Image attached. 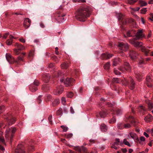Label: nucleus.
Instances as JSON below:
<instances>
[{
    "label": "nucleus",
    "instance_id": "obj_1",
    "mask_svg": "<svg viewBox=\"0 0 153 153\" xmlns=\"http://www.w3.org/2000/svg\"><path fill=\"white\" fill-rule=\"evenodd\" d=\"M90 12L91 8L89 6L80 7L76 12V18L80 21L84 22L88 17H89Z\"/></svg>",
    "mask_w": 153,
    "mask_h": 153
},
{
    "label": "nucleus",
    "instance_id": "obj_2",
    "mask_svg": "<svg viewBox=\"0 0 153 153\" xmlns=\"http://www.w3.org/2000/svg\"><path fill=\"white\" fill-rule=\"evenodd\" d=\"M16 131V128L15 127H12L11 128H8L6 130L5 133V139L7 140H10L12 143L14 134Z\"/></svg>",
    "mask_w": 153,
    "mask_h": 153
},
{
    "label": "nucleus",
    "instance_id": "obj_3",
    "mask_svg": "<svg viewBox=\"0 0 153 153\" xmlns=\"http://www.w3.org/2000/svg\"><path fill=\"white\" fill-rule=\"evenodd\" d=\"M118 46L119 49L122 52L127 51L129 48V45L127 43L119 42Z\"/></svg>",
    "mask_w": 153,
    "mask_h": 153
},
{
    "label": "nucleus",
    "instance_id": "obj_4",
    "mask_svg": "<svg viewBox=\"0 0 153 153\" xmlns=\"http://www.w3.org/2000/svg\"><path fill=\"white\" fill-rule=\"evenodd\" d=\"M55 17V19L59 23L62 22L64 21V18L63 17L65 16V15L62 13L61 12H57L56 14Z\"/></svg>",
    "mask_w": 153,
    "mask_h": 153
},
{
    "label": "nucleus",
    "instance_id": "obj_5",
    "mask_svg": "<svg viewBox=\"0 0 153 153\" xmlns=\"http://www.w3.org/2000/svg\"><path fill=\"white\" fill-rule=\"evenodd\" d=\"M75 80L72 78H67L65 80L64 84L66 86H70L72 85Z\"/></svg>",
    "mask_w": 153,
    "mask_h": 153
},
{
    "label": "nucleus",
    "instance_id": "obj_6",
    "mask_svg": "<svg viewBox=\"0 0 153 153\" xmlns=\"http://www.w3.org/2000/svg\"><path fill=\"white\" fill-rule=\"evenodd\" d=\"M129 42L131 43L132 44H133L134 46L136 47L139 48L141 47L143 45L142 42H134V39L132 40H130L129 41Z\"/></svg>",
    "mask_w": 153,
    "mask_h": 153
},
{
    "label": "nucleus",
    "instance_id": "obj_7",
    "mask_svg": "<svg viewBox=\"0 0 153 153\" xmlns=\"http://www.w3.org/2000/svg\"><path fill=\"white\" fill-rule=\"evenodd\" d=\"M6 58L8 62L10 64H13L15 62L14 57L9 53L6 54Z\"/></svg>",
    "mask_w": 153,
    "mask_h": 153
},
{
    "label": "nucleus",
    "instance_id": "obj_8",
    "mask_svg": "<svg viewBox=\"0 0 153 153\" xmlns=\"http://www.w3.org/2000/svg\"><path fill=\"white\" fill-rule=\"evenodd\" d=\"M63 91V87L62 85H60L54 91V94L56 95H59L62 93Z\"/></svg>",
    "mask_w": 153,
    "mask_h": 153
},
{
    "label": "nucleus",
    "instance_id": "obj_9",
    "mask_svg": "<svg viewBox=\"0 0 153 153\" xmlns=\"http://www.w3.org/2000/svg\"><path fill=\"white\" fill-rule=\"evenodd\" d=\"M129 55L130 58L133 59H135L138 55V54L134 50H131L130 51Z\"/></svg>",
    "mask_w": 153,
    "mask_h": 153
},
{
    "label": "nucleus",
    "instance_id": "obj_10",
    "mask_svg": "<svg viewBox=\"0 0 153 153\" xmlns=\"http://www.w3.org/2000/svg\"><path fill=\"white\" fill-rule=\"evenodd\" d=\"M31 23L30 20L28 18H26L24 20L23 25L25 28H27L30 25Z\"/></svg>",
    "mask_w": 153,
    "mask_h": 153
},
{
    "label": "nucleus",
    "instance_id": "obj_11",
    "mask_svg": "<svg viewBox=\"0 0 153 153\" xmlns=\"http://www.w3.org/2000/svg\"><path fill=\"white\" fill-rule=\"evenodd\" d=\"M146 79V83L147 86L149 87H152L153 82L150 77L149 76H147Z\"/></svg>",
    "mask_w": 153,
    "mask_h": 153
},
{
    "label": "nucleus",
    "instance_id": "obj_12",
    "mask_svg": "<svg viewBox=\"0 0 153 153\" xmlns=\"http://www.w3.org/2000/svg\"><path fill=\"white\" fill-rule=\"evenodd\" d=\"M135 36L137 39H139L141 38L144 37L145 35L143 33L142 30H139L137 32Z\"/></svg>",
    "mask_w": 153,
    "mask_h": 153
},
{
    "label": "nucleus",
    "instance_id": "obj_13",
    "mask_svg": "<svg viewBox=\"0 0 153 153\" xmlns=\"http://www.w3.org/2000/svg\"><path fill=\"white\" fill-rule=\"evenodd\" d=\"M120 143V140L119 138H116L115 141L112 144L111 148L117 149L118 148V146Z\"/></svg>",
    "mask_w": 153,
    "mask_h": 153
},
{
    "label": "nucleus",
    "instance_id": "obj_14",
    "mask_svg": "<svg viewBox=\"0 0 153 153\" xmlns=\"http://www.w3.org/2000/svg\"><path fill=\"white\" fill-rule=\"evenodd\" d=\"M9 39L7 40L6 43L7 45H11L13 42V39H16V38L13 36L12 35H10L9 36Z\"/></svg>",
    "mask_w": 153,
    "mask_h": 153
},
{
    "label": "nucleus",
    "instance_id": "obj_15",
    "mask_svg": "<svg viewBox=\"0 0 153 153\" xmlns=\"http://www.w3.org/2000/svg\"><path fill=\"white\" fill-rule=\"evenodd\" d=\"M121 60L120 58H116L113 60L112 66H116L120 62Z\"/></svg>",
    "mask_w": 153,
    "mask_h": 153
},
{
    "label": "nucleus",
    "instance_id": "obj_16",
    "mask_svg": "<svg viewBox=\"0 0 153 153\" xmlns=\"http://www.w3.org/2000/svg\"><path fill=\"white\" fill-rule=\"evenodd\" d=\"M14 46L17 47V49L20 51L23 50L25 49V48L23 46L18 43H16Z\"/></svg>",
    "mask_w": 153,
    "mask_h": 153
},
{
    "label": "nucleus",
    "instance_id": "obj_17",
    "mask_svg": "<svg viewBox=\"0 0 153 153\" xmlns=\"http://www.w3.org/2000/svg\"><path fill=\"white\" fill-rule=\"evenodd\" d=\"M153 119L152 116L150 114H148L144 118L145 121L147 123L149 122Z\"/></svg>",
    "mask_w": 153,
    "mask_h": 153
},
{
    "label": "nucleus",
    "instance_id": "obj_18",
    "mask_svg": "<svg viewBox=\"0 0 153 153\" xmlns=\"http://www.w3.org/2000/svg\"><path fill=\"white\" fill-rule=\"evenodd\" d=\"M50 76L49 74H45L43 76V79L45 82H48L50 79Z\"/></svg>",
    "mask_w": 153,
    "mask_h": 153
},
{
    "label": "nucleus",
    "instance_id": "obj_19",
    "mask_svg": "<svg viewBox=\"0 0 153 153\" xmlns=\"http://www.w3.org/2000/svg\"><path fill=\"white\" fill-rule=\"evenodd\" d=\"M100 128L101 130L104 132L108 130L107 127L104 123H102L101 124Z\"/></svg>",
    "mask_w": 153,
    "mask_h": 153
},
{
    "label": "nucleus",
    "instance_id": "obj_20",
    "mask_svg": "<svg viewBox=\"0 0 153 153\" xmlns=\"http://www.w3.org/2000/svg\"><path fill=\"white\" fill-rule=\"evenodd\" d=\"M124 65L126 71H130L131 70V67L128 63L127 62H125Z\"/></svg>",
    "mask_w": 153,
    "mask_h": 153
},
{
    "label": "nucleus",
    "instance_id": "obj_21",
    "mask_svg": "<svg viewBox=\"0 0 153 153\" xmlns=\"http://www.w3.org/2000/svg\"><path fill=\"white\" fill-rule=\"evenodd\" d=\"M126 119L125 120L126 122L129 121L131 123H133V122H135L134 118L131 116L126 117Z\"/></svg>",
    "mask_w": 153,
    "mask_h": 153
},
{
    "label": "nucleus",
    "instance_id": "obj_22",
    "mask_svg": "<svg viewBox=\"0 0 153 153\" xmlns=\"http://www.w3.org/2000/svg\"><path fill=\"white\" fill-rule=\"evenodd\" d=\"M19 145H18L17 148L15 150V152L16 153H25V151L23 150L22 149L20 148L19 147Z\"/></svg>",
    "mask_w": 153,
    "mask_h": 153
},
{
    "label": "nucleus",
    "instance_id": "obj_23",
    "mask_svg": "<svg viewBox=\"0 0 153 153\" xmlns=\"http://www.w3.org/2000/svg\"><path fill=\"white\" fill-rule=\"evenodd\" d=\"M141 50L142 51L144 52L146 55H147L149 52V50L147 49L145 47H142Z\"/></svg>",
    "mask_w": 153,
    "mask_h": 153
},
{
    "label": "nucleus",
    "instance_id": "obj_24",
    "mask_svg": "<svg viewBox=\"0 0 153 153\" xmlns=\"http://www.w3.org/2000/svg\"><path fill=\"white\" fill-rule=\"evenodd\" d=\"M110 62H108L106 63L104 65L103 67L105 69L108 70L110 68Z\"/></svg>",
    "mask_w": 153,
    "mask_h": 153
},
{
    "label": "nucleus",
    "instance_id": "obj_25",
    "mask_svg": "<svg viewBox=\"0 0 153 153\" xmlns=\"http://www.w3.org/2000/svg\"><path fill=\"white\" fill-rule=\"evenodd\" d=\"M69 65L68 63H64L61 65V67L62 69H66L69 66Z\"/></svg>",
    "mask_w": 153,
    "mask_h": 153
},
{
    "label": "nucleus",
    "instance_id": "obj_26",
    "mask_svg": "<svg viewBox=\"0 0 153 153\" xmlns=\"http://www.w3.org/2000/svg\"><path fill=\"white\" fill-rule=\"evenodd\" d=\"M130 82H131V85H130V88L131 89H133L135 87V83L134 82V81L133 79L132 78L130 79Z\"/></svg>",
    "mask_w": 153,
    "mask_h": 153
},
{
    "label": "nucleus",
    "instance_id": "obj_27",
    "mask_svg": "<svg viewBox=\"0 0 153 153\" xmlns=\"http://www.w3.org/2000/svg\"><path fill=\"white\" fill-rule=\"evenodd\" d=\"M131 137L134 139H138L137 134L134 132H131L130 133Z\"/></svg>",
    "mask_w": 153,
    "mask_h": 153
},
{
    "label": "nucleus",
    "instance_id": "obj_28",
    "mask_svg": "<svg viewBox=\"0 0 153 153\" xmlns=\"http://www.w3.org/2000/svg\"><path fill=\"white\" fill-rule=\"evenodd\" d=\"M29 89L32 92H35L37 90V87H35L34 86L31 85L29 87Z\"/></svg>",
    "mask_w": 153,
    "mask_h": 153
},
{
    "label": "nucleus",
    "instance_id": "obj_29",
    "mask_svg": "<svg viewBox=\"0 0 153 153\" xmlns=\"http://www.w3.org/2000/svg\"><path fill=\"white\" fill-rule=\"evenodd\" d=\"M117 16L119 20H122L124 19V16L121 13L117 14Z\"/></svg>",
    "mask_w": 153,
    "mask_h": 153
},
{
    "label": "nucleus",
    "instance_id": "obj_30",
    "mask_svg": "<svg viewBox=\"0 0 153 153\" xmlns=\"http://www.w3.org/2000/svg\"><path fill=\"white\" fill-rule=\"evenodd\" d=\"M62 114L63 111L61 108H59L56 112V115L58 116H61Z\"/></svg>",
    "mask_w": 153,
    "mask_h": 153
},
{
    "label": "nucleus",
    "instance_id": "obj_31",
    "mask_svg": "<svg viewBox=\"0 0 153 153\" xmlns=\"http://www.w3.org/2000/svg\"><path fill=\"white\" fill-rule=\"evenodd\" d=\"M106 114L107 113L105 111H102L100 113V115L101 117H104Z\"/></svg>",
    "mask_w": 153,
    "mask_h": 153
},
{
    "label": "nucleus",
    "instance_id": "obj_32",
    "mask_svg": "<svg viewBox=\"0 0 153 153\" xmlns=\"http://www.w3.org/2000/svg\"><path fill=\"white\" fill-rule=\"evenodd\" d=\"M60 102L59 100L58 99H55L53 102V106H55L59 104Z\"/></svg>",
    "mask_w": 153,
    "mask_h": 153
},
{
    "label": "nucleus",
    "instance_id": "obj_33",
    "mask_svg": "<svg viewBox=\"0 0 153 153\" xmlns=\"http://www.w3.org/2000/svg\"><path fill=\"white\" fill-rule=\"evenodd\" d=\"M131 31H129L127 32L126 33V36L124 34V36L125 38H127L129 37L132 36L131 34Z\"/></svg>",
    "mask_w": 153,
    "mask_h": 153
},
{
    "label": "nucleus",
    "instance_id": "obj_34",
    "mask_svg": "<svg viewBox=\"0 0 153 153\" xmlns=\"http://www.w3.org/2000/svg\"><path fill=\"white\" fill-rule=\"evenodd\" d=\"M138 0H128V3L130 4H133Z\"/></svg>",
    "mask_w": 153,
    "mask_h": 153
},
{
    "label": "nucleus",
    "instance_id": "obj_35",
    "mask_svg": "<svg viewBox=\"0 0 153 153\" xmlns=\"http://www.w3.org/2000/svg\"><path fill=\"white\" fill-rule=\"evenodd\" d=\"M14 53L16 55H19L20 53V50H19L17 48H15L13 50Z\"/></svg>",
    "mask_w": 153,
    "mask_h": 153
},
{
    "label": "nucleus",
    "instance_id": "obj_36",
    "mask_svg": "<svg viewBox=\"0 0 153 153\" xmlns=\"http://www.w3.org/2000/svg\"><path fill=\"white\" fill-rule=\"evenodd\" d=\"M123 142L125 145H127L129 147H130L131 146L129 143L127 141L126 139H124L123 140Z\"/></svg>",
    "mask_w": 153,
    "mask_h": 153
},
{
    "label": "nucleus",
    "instance_id": "obj_37",
    "mask_svg": "<svg viewBox=\"0 0 153 153\" xmlns=\"http://www.w3.org/2000/svg\"><path fill=\"white\" fill-rule=\"evenodd\" d=\"M139 2L141 6H145L147 4V3L144 1H140Z\"/></svg>",
    "mask_w": 153,
    "mask_h": 153
},
{
    "label": "nucleus",
    "instance_id": "obj_38",
    "mask_svg": "<svg viewBox=\"0 0 153 153\" xmlns=\"http://www.w3.org/2000/svg\"><path fill=\"white\" fill-rule=\"evenodd\" d=\"M55 77H59L62 75V73L60 71L56 72Z\"/></svg>",
    "mask_w": 153,
    "mask_h": 153
},
{
    "label": "nucleus",
    "instance_id": "obj_39",
    "mask_svg": "<svg viewBox=\"0 0 153 153\" xmlns=\"http://www.w3.org/2000/svg\"><path fill=\"white\" fill-rule=\"evenodd\" d=\"M16 121V119L15 118H13L10 120V122L9 123V125H11L12 124L14 123Z\"/></svg>",
    "mask_w": 153,
    "mask_h": 153
},
{
    "label": "nucleus",
    "instance_id": "obj_40",
    "mask_svg": "<svg viewBox=\"0 0 153 153\" xmlns=\"http://www.w3.org/2000/svg\"><path fill=\"white\" fill-rule=\"evenodd\" d=\"M138 64L140 65L144 64L145 62L144 59L141 58L140 59H139L138 61Z\"/></svg>",
    "mask_w": 153,
    "mask_h": 153
},
{
    "label": "nucleus",
    "instance_id": "obj_41",
    "mask_svg": "<svg viewBox=\"0 0 153 153\" xmlns=\"http://www.w3.org/2000/svg\"><path fill=\"white\" fill-rule=\"evenodd\" d=\"M51 99V97L50 95H46V97L45 98V100L46 101H48L49 100H50Z\"/></svg>",
    "mask_w": 153,
    "mask_h": 153
},
{
    "label": "nucleus",
    "instance_id": "obj_42",
    "mask_svg": "<svg viewBox=\"0 0 153 153\" xmlns=\"http://www.w3.org/2000/svg\"><path fill=\"white\" fill-rule=\"evenodd\" d=\"M61 127L63 129V132H66L68 130V128L64 126H61Z\"/></svg>",
    "mask_w": 153,
    "mask_h": 153
},
{
    "label": "nucleus",
    "instance_id": "obj_43",
    "mask_svg": "<svg viewBox=\"0 0 153 153\" xmlns=\"http://www.w3.org/2000/svg\"><path fill=\"white\" fill-rule=\"evenodd\" d=\"M73 93L71 92L68 93L66 94L67 96L69 98H71L73 97Z\"/></svg>",
    "mask_w": 153,
    "mask_h": 153
},
{
    "label": "nucleus",
    "instance_id": "obj_44",
    "mask_svg": "<svg viewBox=\"0 0 153 153\" xmlns=\"http://www.w3.org/2000/svg\"><path fill=\"white\" fill-rule=\"evenodd\" d=\"M136 78L138 81H140L142 80V76L140 74H138L136 76Z\"/></svg>",
    "mask_w": 153,
    "mask_h": 153
},
{
    "label": "nucleus",
    "instance_id": "obj_45",
    "mask_svg": "<svg viewBox=\"0 0 153 153\" xmlns=\"http://www.w3.org/2000/svg\"><path fill=\"white\" fill-rule=\"evenodd\" d=\"M148 107L149 109L151 110L153 109V104L151 103H149L148 104Z\"/></svg>",
    "mask_w": 153,
    "mask_h": 153
},
{
    "label": "nucleus",
    "instance_id": "obj_46",
    "mask_svg": "<svg viewBox=\"0 0 153 153\" xmlns=\"http://www.w3.org/2000/svg\"><path fill=\"white\" fill-rule=\"evenodd\" d=\"M107 53H103L101 56V58L102 59H107Z\"/></svg>",
    "mask_w": 153,
    "mask_h": 153
},
{
    "label": "nucleus",
    "instance_id": "obj_47",
    "mask_svg": "<svg viewBox=\"0 0 153 153\" xmlns=\"http://www.w3.org/2000/svg\"><path fill=\"white\" fill-rule=\"evenodd\" d=\"M5 110V107L4 105L0 106V114L2 113Z\"/></svg>",
    "mask_w": 153,
    "mask_h": 153
},
{
    "label": "nucleus",
    "instance_id": "obj_48",
    "mask_svg": "<svg viewBox=\"0 0 153 153\" xmlns=\"http://www.w3.org/2000/svg\"><path fill=\"white\" fill-rule=\"evenodd\" d=\"M117 127L119 129H122L124 128V125L121 123H120L117 125Z\"/></svg>",
    "mask_w": 153,
    "mask_h": 153
},
{
    "label": "nucleus",
    "instance_id": "obj_49",
    "mask_svg": "<svg viewBox=\"0 0 153 153\" xmlns=\"http://www.w3.org/2000/svg\"><path fill=\"white\" fill-rule=\"evenodd\" d=\"M20 61H23V58L22 56H20L17 57V59L16 60V62H18Z\"/></svg>",
    "mask_w": 153,
    "mask_h": 153
},
{
    "label": "nucleus",
    "instance_id": "obj_50",
    "mask_svg": "<svg viewBox=\"0 0 153 153\" xmlns=\"http://www.w3.org/2000/svg\"><path fill=\"white\" fill-rule=\"evenodd\" d=\"M119 70L123 73H125L126 71L125 67H120L119 68Z\"/></svg>",
    "mask_w": 153,
    "mask_h": 153
},
{
    "label": "nucleus",
    "instance_id": "obj_51",
    "mask_svg": "<svg viewBox=\"0 0 153 153\" xmlns=\"http://www.w3.org/2000/svg\"><path fill=\"white\" fill-rule=\"evenodd\" d=\"M146 8H143L142 9L140 10V13L142 14H144L146 12Z\"/></svg>",
    "mask_w": 153,
    "mask_h": 153
},
{
    "label": "nucleus",
    "instance_id": "obj_52",
    "mask_svg": "<svg viewBox=\"0 0 153 153\" xmlns=\"http://www.w3.org/2000/svg\"><path fill=\"white\" fill-rule=\"evenodd\" d=\"M62 102L64 105H65L66 103V100L65 97H62L61 99Z\"/></svg>",
    "mask_w": 153,
    "mask_h": 153
},
{
    "label": "nucleus",
    "instance_id": "obj_53",
    "mask_svg": "<svg viewBox=\"0 0 153 153\" xmlns=\"http://www.w3.org/2000/svg\"><path fill=\"white\" fill-rule=\"evenodd\" d=\"M34 85L38 86L39 85V82L37 80H35L33 82Z\"/></svg>",
    "mask_w": 153,
    "mask_h": 153
},
{
    "label": "nucleus",
    "instance_id": "obj_54",
    "mask_svg": "<svg viewBox=\"0 0 153 153\" xmlns=\"http://www.w3.org/2000/svg\"><path fill=\"white\" fill-rule=\"evenodd\" d=\"M113 80L117 83H119L120 82V80L118 78H113Z\"/></svg>",
    "mask_w": 153,
    "mask_h": 153
},
{
    "label": "nucleus",
    "instance_id": "obj_55",
    "mask_svg": "<svg viewBox=\"0 0 153 153\" xmlns=\"http://www.w3.org/2000/svg\"><path fill=\"white\" fill-rule=\"evenodd\" d=\"M129 22V20L128 19H126L124 21H123L122 23L123 25H124L127 24Z\"/></svg>",
    "mask_w": 153,
    "mask_h": 153
},
{
    "label": "nucleus",
    "instance_id": "obj_56",
    "mask_svg": "<svg viewBox=\"0 0 153 153\" xmlns=\"http://www.w3.org/2000/svg\"><path fill=\"white\" fill-rule=\"evenodd\" d=\"M52 118V116L51 115H50L48 117V119L49 122L51 124H52V121L51 120Z\"/></svg>",
    "mask_w": 153,
    "mask_h": 153
},
{
    "label": "nucleus",
    "instance_id": "obj_57",
    "mask_svg": "<svg viewBox=\"0 0 153 153\" xmlns=\"http://www.w3.org/2000/svg\"><path fill=\"white\" fill-rule=\"evenodd\" d=\"M0 141L2 142L3 144H5V140L4 137L1 136H0Z\"/></svg>",
    "mask_w": 153,
    "mask_h": 153
},
{
    "label": "nucleus",
    "instance_id": "obj_58",
    "mask_svg": "<svg viewBox=\"0 0 153 153\" xmlns=\"http://www.w3.org/2000/svg\"><path fill=\"white\" fill-rule=\"evenodd\" d=\"M131 126V125L128 123L125 124L124 125V128H130Z\"/></svg>",
    "mask_w": 153,
    "mask_h": 153
},
{
    "label": "nucleus",
    "instance_id": "obj_59",
    "mask_svg": "<svg viewBox=\"0 0 153 153\" xmlns=\"http://www.w3.org/2000/svg\"><path fill=\"white\" fill-rule=\"evenodd\" d=\"M9 33H7L4 34L3 36V38L4 39H6L8 36L9 35Z\"/></svg>",
    "mask_w": 153,
    "mask_h": 153
},
{
    "label": "nucleus",
    "instance_id": "obj_60",
    "mask_svg": "<svg viewBox=\"0 0 153 153\" xmlns=\"http://www.w3.org/2000/svg\"><path fill=\"white\" fill-rule=\"evenodd\" d=\"M114 72L116 75H120V73L115 69H114Z\"/></svg>",
    "mask_w": 153,
    "mask_h": 153
},
{
    "label": "nucleus",
    "instance_id": "obj_61",
    "mask_svg": "<svg viewBox=\"0 0 153 153\" xmlns=\"http://www.w3.org/2000/svg\"><path fill=\"white\" fill-rule=\"evenodd\" d=\"M131 9L134 11H138L140 10V7H137L136 8H131Z\"/></svg>",
    "mask_w": 153,
    "mask_h": 153
},
{
    "label": "nucleus",
    "instance_id": "obj_62",
    "mask_svg": "<svg viewBox=\"0 0 153 153\" xmlns=\"http://www.w3.org/2000/svg\"><path fill=\"white\" fill-rule=\"evenodd\" d=\"M107 58L108 59H109L111 57L113 56V54H111V53H107Z\"/></svg>",
    "mask_w": 153,
    "mask_h": 153
},
{
    "label": "nucleus",
    "instance_id": "obj_63",
    "mask_svg": "<svg viewBox=\"0 0 153 153\" xmlns=\"http://www.w3.org/2000/svg\"><path fill=\"white\" fill-rule=\"evenodd\" d=\"M42 97V96L41 95V96H39L37 100L38 101L39 104H40L42 101L41 100Z\"/></svg>",
    "mask_w": 153,
    "mask_h": 153
},
{
    "label": "nucleus",
    "instance_id": "obj_64",
    "mask_svg": "<svg viewBox=\"0 0 153 153\" xmlns=\"http://www.w3.org/2000/svg\"><path fill=\"white\" fill-rule=\"evenodd\" d=\"M73 136V134H69L66 136V138L69 139L71 138Z\"/></svg>",
    "mask_w": 153,
    "mask_h": 153
}]
</instances>
